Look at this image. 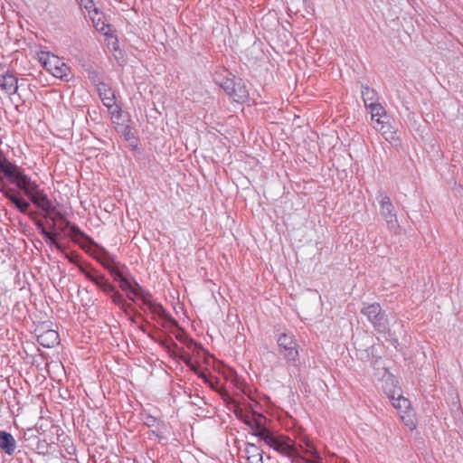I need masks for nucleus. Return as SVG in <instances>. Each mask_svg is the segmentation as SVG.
Returning a JSON list of instances; mask_svg holds the SVG:
<instances>
[{"label": "nucleus", "mask_w": 463, "mask_h": 463, "mask_svg": "<svg viewBox=\"0 0 463 463\" xmlns=\"http://www.w3.org/2000/svg\"><path fill=\"white\" fill-rule=\"evenodd\" d=\"M0 171L16 186L24 191L32 202L44 213L50 210L52 203L47 194L39 188L20 168L9 162L0 152ZM5 180L0 175V191H4Z\"/></svg>", "instance_id": "nucleus-1"}, {"label": "nucleus", "mask_w": 463, "mask_h": 463, "mask_svg": "<svg viewBox=\"0 0 463 463\" xmlns=\"http://www.w3.org/2000/svg\"><path fill=\"white\" fill-rule=\"evenodd\" d=\"M38 57L44 69L52 76L61 80H69L71 69L60 57L49 52H41Z\"/></svg>", "instance_id": "nucleus-2"}, {"label": "nucleus", "mask_w": 463, "mask_h": 463, "mask_svg": "<svg viewBox=\"0 0 463 463\" xmlns=\"http://www.w3.org/2000/svg\"><path fill=\"white\" fill-rule=\"evenodd\" d=\"M264 444L279 454L290 457L298 451L296 442L288 436L270 431L263 440Z\"/></svg>", "instance_id": "nucleus-3"}, {"label": "nucleus", "mask_w": 463, "mask_h": 463, "mask_svg": "<svg viewBox=\"0 0 463 463\" xmlns=\"http://www.w3.org/2000/svg\"><path fill=\"white\" fill-rule=\"evenodd\" d=\"M142 302L163 327L172 329L173 327L177 326V323L175 318L163 307L161 304L154 300L149 292L143 296Z\"/></svg>", "instance_id": "nucleus-4"}, {"label": "nucleus", "mask_w": 463, "mask_h": 463, "mask_svg": "<svg viewBox=\"0 0 463 463\" xmlns=\"http://www.w3.org/2000/svg\"><path fill=\"white\" fill-rule=\"evenodd\" d=\"M392 406L400 413L401 419L403 423L411 430H413L417 427L416 414L411 408V402L402 395L400 392L391 399Z\"/></svg>", "instance_id": "nucleus-5"}, {"label": "nucleus", "mask_w": 463, "mask_h": 463, "mask_svg": "<svg viewBox=\"0 0 463 463\" xmlns=\"http://www.w3.org/2000/svg\"><path fill=\"white\" fill-rule=\"evenodd\" d=\"M277 343L279 348V353L283 355L286 361L296 364L298 360L299 353L295 335L290 333H282L279 335Z\"/></svg>", "instance_id": "nucleus-6"}, {"label": "nucleus", "mask_w": 463, "mask_h": 463, "mask_svg": "<svg viewBox=\"0 0 463 463\" xmlns=\"http://www.w3.org/2000/svg\"><path fill=\"white\" fill-rule=\"evenodd\" d=\"M37 341L46 348H52L60 344V335L57 330L52 327L49 321L39 322L34 329Z\"/></svg>", "instance_id": "nucleus-7"}, {"label": "nucleus", "mask_w": 463, "mask_h": 463, "mask_svg": "<svg viewBox=\"0 0 463 463\" xmlns=\"http://www.w3.org/2000/svg\"><path fill=\"white\" fill-rule=\"evenodd\" d=\"M98 92L103 105L108 108L111 119L114 122L118 120L121 118V109L117 104L114 90L108 84L100 82L98 85Z\"/></svg>", "instance_id": "nucleus-8"}, {"label": "nucleus", "mask_w": 463, "mask_h": 463, "mask_svg": "<svg viewBox=\"0 0 463 463\" xmlns=\"http://www.w3.org/2000/svg\"><path fill=\"white\" fill-rule=\"evenodd\" d=\"M44 216L52 221L49 229L65 232V229L69 228L73 235H82L80 230L74 224H71L53 204L50 207V210L45 212Z\"/></svg>", "instance_id": "nucleus-9"}, {"label": "nucleus", "mask_w": 463, "mask_h": 463, "mask_svg": "<svg viewBox=\"0 0 463 463\" xmlns=\"http://www.w3.org/2000/svg\"><path fill=\"white\" fill-rule=\"evenodd\" d=\"M113 278L119 283V288L128 293V297L133 299L132 296L143 299V296L148 292L144 290L134 279H128L120 270L112 272Z\"/></svg>", "instance_id": "nucleus-10"}, {"label": "nucleus", "mask_w": 463, "mask_h": 463, "mask_svg": "<svg viewBox=\"0 0 463 463\" xmlns=\"http://www.w3.org/2000/svg\"><path fill=\"white\" fill-rule=\"evenodd\" d=\"M0 89L8 96L14 94L20 96L18 92V79L14 71L6 68L3 63H0Z\"/></svg>", "instance_id": "nucleus-11"}, {"label": "nucleus", "mask_w": 463, "mask_h": 463, "mask_svg": "<svg viewBox=\"0 0 463 463\" xmlns=\"http://www.w3.org/2000/svg\"><path fill=\"white\" fill-rule=\"evenodd\" d=\"M264 418L261 415H255L254 413H248L245 416L244 423L247 424L250 429V433L253 436L259 438L260 440L263 441L266 436L271 431L264 426Z\"/></svg>", "instance_id": "nucleus-12"}, {"label": "nucleus", "mask_w": 463, "mask_h": 463, "mask_svg": "<svg viewBox=\"0 0 463 463\" xmlns=\"http://www.w3.org/2000/svg\"><path fill=\"white\" fill-rule=\"evenodd\" d=\"M379 203L381 214L385 219L387 224L390 227H394L395 225H397V215L390 197L387 194H383L381 195V200Z\"/></svg>", "instance_id": "nucleus-13"}, {"label": "nucleus", "mask_w": 463, "mask_h": 463, "mask_svg": "<svg viewBox=\"0 0 463 463\" xmlns=\"http://www.w3.org/2000/svg\"><path fill=\"white\" fill-rule=\"evenodd\" d=\"M224 86V91L236 102H244L249 97L246 86L241 82L228 81Z\"/></svg>", "instance_id": "nucleus-14"}, {"label": "nucleus", "mask_w": 463, "mask_h": 463, "mask_svg": "<svg viewBox=\"0 0 463 463\" xmlns=\"http://www.w3.org/2000/svg\"><path fill=\"white\" fill-rule=\"evenodd\" d=\"M297 448L298 452L302 451L304 454L310 457L307 458V459H305V463H319L321 461V457L317 452V449L308 439H300Z\"/></svg>", "instance_id": "nucleus-15"}, {"label": "nucleus", "mask_w": 463, "mask_h": 463, "mask_svg": "<svg viewBox=\"0 0 463 463\" xmlns=\"http://www.w3.org/2000/svg\"><path fill=\"white\" fill-rule=\"evenodd\" d=\"M361 312L368 318L375 328H378L380 321L383 318V313L380 304H366Z\"/></svg>", "instance_id": "nucleus-16"}, {"label": "nucleus", "mask_w": 463, "mask_h": 463, "mask_svg": "<svg viewBox=\"0 0 463 463\" xmlns=\"http://www.w3.org/2000/svg\"><path fill=\"white\" fill-rule=\"evenodd\" d=\"M244 453L249 463H263V450L254 443L247 442Z\"/></svg>", "instance_id": "nucleus-17"}, {"label": "nucleus", "mask_w": 463, "mask_h": 463, "mask_svg": "<svg viewBox=\"0 0 463 463\" xmlns=\"http://www.w3.org/2000/svg\"><path fill=\"white\" fill-rule=\"evenodd\" d=\"M5 197L8 198L22 213H26L30 207V204L24 200L19 193L14 189H6L4 187V191H2Z\"/></svg>", "instance_id": "nucleus-18"}, {"label": "nucleus", "mask_w": 463, "mask_h": 463, "mask_svg": "<svg viewBox=\"0 0 463 463\" xmlns=\"http://www.w3.org/2000/svg\"><path fill=\"white\" fill-rule=\"evenodd\" d=\"M213 80L217 83L223 90H225L224 83L228 81H233L234 76L224 67H218L213 72Z\"/></svg>", "instance_id": "nucleus-19"}, {"label": "nucleus", "mask_w": 463, "mask_h": 463, "mask_svg": "<svg viewBox=\"0 0 463 463\" xmlns=\"http://www.w3.org/2000/svg\"><path fill=\"white\" fill-rule=\"evenodd\" d=\"M0 449L8 455H12L14 452L16 442L10 433L0 431Z\"/></svg>", "instance_id": "nucleus-20"}, {"label": "nucleus", "mask_w": 463, "mask_h": 463, "mask_svg": "<svg viewBox=\"0 0 463 463\" xmlns=\"http://www.w3.org/2000/svg\"><path fill=\"white\" fill-rule=\"evenodd\" d=\"M374 128L379 131L387 141L394 139L395 132L393 131L392 126L388 121L376 118Z\"/></svg>", "instance_id": "nucleus-21"}, {"label": "nucleus", "mask_w": 463, "mask_h": 463, "mask_svg": "<svg viewBox=\"0 0 463 463\" xmlns=\"http://www.w3.org/2000/svg\"><path fill=\"white\" fill-rule=\"evenodd\" d=\"M41 232L44 236V240L49 246L55 247L57 250H61V245L57 241V237L61 232L60 230H48L45 227H42Z\"/></svg>", "instance_id": "nucleus-22"}, {"label": "nucleus", "mask_w": 463, "mask_h": 463, "mask_svg": "<svg viewBox=\"0 0 463 463\" xmlns=\"http://www.w3.org/2000/svg\"><path fill=\"white\" fill-rule=\"evenodd\" d=\"M175 337L182 343H184L187 348H189L194 355L200 356L202 353H204L203 347L195 343L193 339L189 338L184 332L178 333Z\"/></svg>", "instance_id": "nucleus-23"}, {"label": "nucleus", "mask_w": 463, "mask_h": 463, "mask_svg": "<svg viewBox=\"0 0 463 463\" xmlns=\"http://www.w3.org/2000/svg\"><path fill=\"white\" fill-rule=\"evenodd\" d=\"M89 16L92 20V23L98 31L102 33L104 35L109 34L110 27L109 24H105V22L103 21L102 14L98 12V9H96V11H92L90 15Z\"/></svg>", "instance_id": "nucleus-24"}, {"label": "nucleus", "mask_w": 463, "mask_h": 463, "mask_svg": "<svg viewBox=\"0 0 463 463\" xmlns=\"http://www.w3.org/2000/svg\"><path fill=\"white\" fill-rule=\"evenodd\" d=\"M383 390L390 400L401 392L397 380L392 375L384 380Z\"/></svg>", "instance_id": "nucleus-25"}, {"label": "nucleus", "mask_w": 463, "mask_h": 463, "mask_svg": "<svg viewBox=\"0 0 463 463\" xmlns=\"http://www.w3.org/2000/svg\"><path fill=\"white\" fill-rule=\"evenodd\" d=\"M79 269L80 272L83 273L89 280H90L98 287L100 286V284L105 279V277L102 274L99 273L97 270L91 268L80 266Z\"/></svg>", "instance_id": "nucleus-26"}, {"label": "nucleus", "mask_w": 463, "mask_h": 463, "mask_svg": "<svg viewBox=\"0 0 463 463\" xmlns=\"http://www.w3.org/2000/svg\"><path fill=\"white\" fill-rule=\"evenodd\" d=\"M165 348L167 350V353L175 357H178L180 360H182L188 367L193 365L192 358L186 354H178L177 349L178 346L175 343L171 342L165 345Z\"/></svg>", "instance_id": "nucleus-27"}, {"label": "nucleus", "mask_w": 463, "mask_h": 463, "mask_svg": "<svg viewBox=\"0 0 463 463\" xmlns=\"http://www.w3.org/2000/svg\"><path fill=\"white\" fill-rule=\"evenodd\" d=\"M362 96L363 100L364 102V105L368 108L369 106H372L376 102V92L374 90L369 88V87H363L362 90Z\"/></svg>", "instance_id": "nucleus-28"}, {"label": "nucleus", "mask_w": 463, "mask_h": 463, "mask_svg": "<svg viewBox=\"0 0 463 463\" xmlns=\"http://www.w3.org/2000/svg\"><path fill=\"white\" fill-rule=\"evenodd\" d=\"M370 109V113L372 117V120L376 124V118H382L386 117V110L380 103H374L372 106L368 107Z\"/></svg>", "instance_id": "nucleus-29"}, {"label": "nucleus", "mask_w": 463, "mask_h": 463, "mask_svg": "<svg viewBox=\"0 0 463 463\" xmlns=\"http://www.w3.org/2000/svg\"><path fill=\"white\" fill-rule=\"evenodd\" d=\"M79 2L88 11L89 15L97 9L92 0H79Z\"/></svg>", "instance_id": "nucleus-30"}, {"label": "nucleus", "mask_w": 463, "mask_h": 463, "mask_svg": "<svg viewBox=\"0 0 463 463\" xmlns=\"http://www.w3.org/2000/svg\"><path fill=\"white\" fill-rule=\"evenodd\" d=\"M99 288L106 294H110L115 289L106 278Z\"/></svg>", "instance_id": "nucleus-31"}, {"label": "nucleus", "mask_w": 463, "mask_h": 463, "mask_svg": "<svg viewBox=\"0 0 463 463\" xmlns=\"http://www.w3.org/2000/svg\"><path fill=\"white\" fill-rule=\"evenodd\" d=\"M144 423L147 427H154L158 423V420H157V418L147 414L144 417Z\"/></svg>", "instance_id": "nucleus-32"}, {"label": "nucleus", "mask_w": 463, "mask_h": 463, "mask_svg": "<svg viewBox=\"0 0 463 463\" xmlns=\"http://www.w3.org/2000/svg\"><path fill=\"white\" fill-rule=\"evenodd\" d=\"M189 368L196 373L200 378L203 379L206 382V375L203 372L200 371L199 364L197 362L193 363L192 366H189Z\"/></svg>", "instance_id": "nucleus-33"}, {"label": "nucleus", "mask_w": 463, "mask_h": 463, "mask_svg": "<svg viewBox=\"0 0 463 463\" xmlns=\"http://www.w3.org/2000/svg\"><path fill=\"white\" fill-rule=\"evenodd\" d=\"M110 294L111 299L115 304L121 305L123 303V296L119 292L114 289Z\"/></svg>", "instance_id": "nucleus-34"}, {"label": "nucleus", "mask_w": 463, "mask_h": 463, "mask_svg": "<svg viewBox=\"0 0 463 463\" xmlns=\"http://www.w3.org/2000/svg\"><path fill=\"white\" fill-rule=\"evenodd\" d=\"M235 413L236 415L238 416V418H240L243 422H244V419H245V416L248 414V413H252L251 411H243L241 407L237 406L236 409H235Z\"/></svg>", "instance_id": "nucleus-35"}, {"label": "nucleus", "mask_w": 463, "mask_h": 463, "mask_svg": "<svg viewBox=\"0 0 463 463\" xmlns=\"http://www.w3.org/2000/svg\"><path fill=\"white\" fill-rule=\"evenodd\" d=\"M292 460V463H305V459H307V458L300 456L298 451L293 456L289 457Z\"/></svg>", "instance_id": "nucleus-36"}, {"label": "nucleus", "mask_w": 463, "mask_h": 463, "mask_svg": "<svg viewBox=\"0 0 463 463\" xmlns=\"http://www.w3.org/2000/svg\"><path fill=\"white\" fill-rule=\"evenodd\" d=\"M319 463H321V461Z\"/></svg>", "instance_id": "nucleus-37"}]
</instances>
